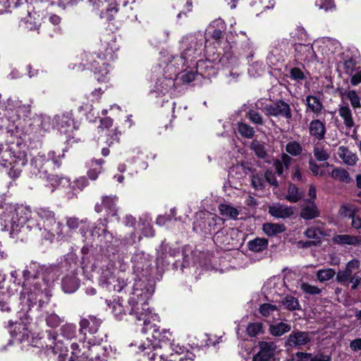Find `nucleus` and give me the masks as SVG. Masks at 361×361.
Here are the masks:
<instances>
[{
	"instance_id": "f257e3e1",
	"label": "nucleus",
	"mask_w": 361,
	"mask_h": 361,
	"mask_svg": "<svg viewBox=\"0 0 361 361\" xmlns=\"http://www.w3.org/2000/svg\"><path fill=\"white\" fill-rule=\"evenodd\" d=\"M35 213L39 219H30V207L23 205L7 204L1 214L5 228L10 226V236L16 240L23 241L28 231H38L40 237L53 242L56 237H63V224L56 220L55 213L48 208H37Z\"/></svg>"
},
{
	"instance_id": "f03ea898",
	"label": "nucleus",
	"mask_w": 361,
	"mask_h": 361,
	"mask_svg": "<svg viewBox=\"0 0 361 361\" xmlns=\"http://www.w3.org/2000/svg\"><path fill=\"white\" fill-rule=\"evenodd\" d=\"M131 295L128 300L130 309L129 314L134 315L138 321H143L142 331L145 334L151 333L155 341H160V336L158 334L159 328L155 324H152L150 319L157 317L153 314L149 307L147 300L149 298V290L144 288L143 282H136L133 287Z\"/></svg>"
},
{
	"instance_id": "7ed1b4c3",
	"label": "nucleus",
	"mask_w": 361,
	"mask_h": 361,
	"mask_svg": "<svg viewBox=\"0 0 361 361\" xmlns=\"http://www.w3.org/2000/svg\"><path fill=\"white\" fill-rule=\"evenodd\" d=\"M203 43L204 37L201 33L190 34L183 37L181 40V56H173L170 63L168 64V68H170L176 64L178 66V69L179 66H185L187 59L196 58L201 54Z\"/></svg>"
},
{
	"instance_id": "20e7f679",
	"label": "nucleus",
	"mask_w": 361,
	"mask_h": 361,
	"mask_svg": "<svg viewBox=\"0 0 361 361\" xmlns=\"http://www.w3.org/2000/svg\"><path fill=\"white\" fill-rule=\"evenodd\" d=\"M43 267L41 279L37 283H34L33 290L37 291V302L42 307L48 304L51 297V286L61 274L59 268L56 265Z\"/></svg>"
},
{
	"instance_id": "39448f33",
	"label": "nucleus",
	"mask_w": 361,
	"mask_h": 361,
	"mask_svg": "<svg viewBox=\"0 0 361 361\" xmlns=\"http://www.w3.org/2000/svg\"><path fill=\"white\" fill-rule=\"evenodd\" d=\"M103 341L102 337H94L88 338L87 345L85 341L82 342V348L77 343H73L71 345V355L69 361H101L99 353L103 350V348L99 345Z\"/></svg>"
},
{
	"instance_id": "423d86ee",
	"label": "nucleus",
	"mask_w": 361,
	"mask_h": 361,
	"mask_svg": "<svg viewBox=\"0 0 361 361\" xmlns=\"http://www.w3.org/2000/svg\"><path fill=\"white\" fill-rule=\"evenodd\" d=\"M43 267L36 262H32L26 266L23 271L24 279V286L27 289V302L28 306H32L37 303V291L33 290L34 283L39 282L42 276Z\"/></svg>"
},
{
	"instance_id": "0eeeda50",
	"label": "nucleus",
	"mask_w": 361,
	"mask_h": 361,
	"mask_svg": "<svg viewBox=\"0 0 361 361\" xmlns=\"http://www.w3.org/2000/svg\"><path fill=\"white\" fill-rule=\"evenodd\" d=\"M139 349L143 353L145 357L149 361H192L195 358V355L187 352L185 356H178V355H170L166 360L164 357L162 346H159L156 343H143L139 346Z\"/></svg>"
},
{
	"instance_id": "6e6552de",
	"label": "nucleus",
	"mask_w": 361,
	"mask_h": 361,
	"mask_svg": "<svg viewBox=\"0 0 361 361\" xmlns=\"http://www.w3.org/2000/svg\"><path fill=\"white\" fill-rule=\"evenodd\" d=\"M102 322L100 319L94 316H88L87 317L82 318L79 324V331L83 335L82 339L88 341V338L96 337L94 334H96L98 332ZM97 337L100 336H97Z\"/></svg>"
},
{
	"instance_id": "1a4fd4ad",
	"label": "nucleus",
	"mask_w": 361,
	"mask_h": 361,
	"mask_svg": "<svg viewBox=\"0 0 361 361\" xmlns=\"http://www.w3.org/2000/svg\"><path fill=\"white\" fill-rule=\"evenodd\" d=\"M51 170V161L44 154H38L31 161V173L39 178H49V172Z\"/></svg>"
},
{
	"instance_id": "9d476101",
	"label": "nucleus",
	"mask_w": 361,
	"mask_h": 361,
	"mask_svg": "<svg viewBox=\"0 0 361 361\" xmlns=\"http://www.w3.org/2000/svg\"><path fill=\"white\" fill-rule=\"evenodd\" d=\"M118 49L114 37L107 35L102 42L97 57L99 60L114 61L116 58V51Z\"/></svg>"
},
{
	"instance_id": "9b49d317",
	"label": "nucleus",
	"mask_w": 361,
	"mask_h": 361,
	"mask_svg": "<svg viewBox=\"0 0 361 361\" xmlns=\"http://www.w3.org/2000/svg\"><path fill=\"white\" fill-rule=\"evenodd\" d=\"M263 111L268 116H281L286 119H290L292 117L290 105L281 99L274 104L266 105L263 108Z\"/></svg>"
},
{
	"instance_id": "f8f14e48",
	"label": "nucleus",
	"mask_w": 361,
	"mask_h": 361,
	"mask_svg": "<svg viewBox=\"0 0 361 361\" xmlns=\"http://www.w3.org/2000/svg\"><path fill=\"white\" fill-rule=\"evenodd\" d=\"M258 352L253 356L252 361H271L274 360L277 348L274 341H259L258 343Z\"/></svg>"
},
{
	"instance_id": "ddd939ff",
	"label": "nucleus",
	"mask_w": 361,
	"mask_h": 361,
	"mask_svg": "<svg viewBox=\"0 0 361 361\" xmlns=\"http://www.w3.org/2000/svg\"><path fill=\"white\" fill-rule=\"evenodd\" d=\"M311 340L310 334L305 331H294L287 336L285 345L290 348L300 347L307 344Z\"/></svg>"
},
{
	"instance_id": "4468645a",
	"label": "nucleus",
	"mask_w": 361,
	"mask_h": 361,
	"mask_svg": "<svg viewBox=\"0 0 361 361\" xmlns=\"http://www.w3.org/2000/svg\"><path fill=\"white\" fill-rule=\"evenodd\" d=\"M360 267V262L357 259L349 261L343 270H340L336 274V281L343 286L348 285V279L353 276V271L358 270Z\"/></svg>"
},
{
	"instance_id": "2eb2a0df",
	"label": "nucleus",
	"mask_w": 361,
	"mask_h": 361,
	"mask_svg": "<svg viewBox=\"0 0 361 361\" xmlns=\"http://www.w3.org/2000/svg\"><path fill=\"white\" fill-rule=\"evenodd\" d=\"M87 68H90L94 71L97 80L99 82H106L109 78L110 71L109 69V64L103 61H94L90 63H87Z\"/></svg>"
},
{
	"instance_id": "dca6fc26",
	"label": "nucleus",
	"mask_w": 361,
	"mask_h": 361,
	"mask_svg": "<svg viewBox=\"0 0 361 361\" xmlns=\"http://www.w3.org/2000/svg\"><path fill=\"white\" fill-rule=\"evenodd\" d=\"M295 57L301 61H312L317 56L310 44H295Z\"/></svg>"
},
{
	"instance_id": "f3484780",
	"label": "nucleus",
	"mask_w": 361,
	"mask_h": 361,
	"mask_svg": "<svg viewBox=\"0 0 361 361\" xmlns=\"http://www.w3.org/2000/svg\"><path fill=\"white\" fill-rule=\"evenodd\" d=\"M116 200L117 197L115 195L103 196L102 203L96 204L94 209L97 213H100L102 212L103 208H105L109 213H111L113 216H116L117 212Z\"/></svg>"
},
{
	"instance_id": "a211bd4d",
	"label": "nucleus",
	"mask_w": 361,
	"mask_h": 361,
	"mask_svg": "<svg viewBox=\"0 0 361 361\" xmlns=\"http://www.w3.org/2000/svg\"><path fill=\"white\" fill-rule=\"evenodd\" d=\"M337 154L343 162L348 166H355L359 160L356 153L352 152L345 146H340L338 148Z\"/></svg>"
},
{
	"instance_id": "6ab92c4d",
	"label": "nucleus",
	"mask_w": 361,
	"mask_h": 361,
	"mask_svg": "<svg viewBox=\"0 0 361 361\" xmlns=\"http://www.w3.org/2000/svg\"><path fill=\"white\" fill-rule=\"evenodd\" d=\"M326 126L324 123L319 119L312 120L309 125L310 135L319 140L324 138L326 134Z\"/></svg>"
},
{
	"instance_id": "aec40b11",
	"label": "nucleus",
	"mask_w": 361,
	"mask_h": 361,
	"mask_svg": "<svg viewBox=\"0 0 361 361\" xmlns=\"http://www.w3.org/2000/svg\"><path fill=\"white\" fill-rule=\"evenodd\" d=\"M269 214L276 218L285 219L293 214L292 208L286 205L274 204L269 207Z\"/></svg>"
},
{
	"instance_id": "412c9836",
	"label": "nucleus",
	"mask_w": 361,
	"mask_h": 361,
	"mask_svg": "<svg viewBox=\"0 0 361 361\" xmlns=\"http://www.w3.org/2000/svg\"><path fill=\"white\" fill-rule=\"evenodd\" d=\"M338 113L343 119V123L347 128L350 129L355 126L352 110L348 104L345 105H340Z\"/></svg>"
},
{
	"instance_id": "4be33fe9",
	"label": "nucleus",
	"mask_w": 361,
	"mask_h": 361,
	"mask_svg": "<svg viewBox=\"0 0 361 361\" xmlns=\"http://www.w3.org/2000/svg\"><path fill=\"white\" fill-rule=\"evenodd\" d=\"M48 336L49 338L51 341L49 346L53 349L54 354H58L59 361H64L65 357L68 355V350L66 347L63 348V343L60 341L55 342L56 338L54 336H52L51 333H49Z\"/></svg>"
},
{
	"instance_id": "5701e85b",
	"label": "nucleus",
	"mask_w": 361,
	"mask_h": 361,
	"mask_svg": "<svg viewBox=\"0 0 361 361\" xmlns=\"http://www.w3.org/2000/svg\"><path fill=\"white\" fill-rule=\"evenodd\" d=\"M61 285L63 290L66 293H74L79 286L78 279L74 275L65 276L62 280Z\"/></svg>"
},
{
	"instance_id": "b1692460",
	"label": "nucleus",
	"mask_w": 361,
	"mask_h": 361,
	"mask_svg": "<svg viewBox=\"0 0 361 361\" xmlns=\"http://www.w3.org/2000/svg\"><path fill=\"white\" fill-rule=\"evenodd\" d=\"M104 163V159H92L90 164V168L87 171V176L92 180H95L99 175L103 171L102 165Z\"/></svg>"
},
{
	"instance_id": "393cba45",
	"label": "nucleus",
	"mask_w": 361,
	"mask_h": 361,
	"mask_svg": "<svg viewBox=\"0 0 361 361\" xmlns=\"http://www.w3.org/2000/svg\"><path fill=\"white\" fill-rule=\"evenodd\" d=\"M308 204L304 207L300 212V216L306 220L312 219L319 216V212L313 201L309 200Z\"/></svg>"
},
{
	"instance_id": "a878e982",
	"label": "nucleus",
	"mask_w": 361,
	"mask_h": 361,
	"mask_svg": "<svg viewBox=\"0 0 361 361\" xmlns=\"http://www.w3.org/2000/svg\"><path fill=\"white\" fill-rule=\"evenodd\" d=\"M330 176L333 179L344 183H349L352 180L348 171L341 167L333 169Z\"/></svg>"
},
{
	"instance_id": "bb28decb",
	"label": "nucleus",
	"mask_w": 361,
	"mask_h": 361,
	"mask_svg": "<svg viewBox=\"0 0 361 361\" xmlns=\"http://www.w3.org/2000/svg\"><path fill=\"white\" fill-rule=\"evenodd\" d=\"M306 104L307 106V110L313 112L316 116L320 114L323 109V105L320 100L312 95L306 97Z\"/></svg>"
},
{
	"instance_id": "cd10ccee",
	"label": "nucleus",
	"mask_w": 361,
	"mask_h": 361,
	"mask_svg": "<svg viewBox=\"0 0 361 361\" xmlns=\"http://www.w3.org/2000/svg\"><path fill=\"white\" fill-rule=\"evenodd\" d=\"M305 235L312 243L313 246H315L321 243L323 233L317 228L311 227L305 231Z\"/></svg>"
},
{
	"instance_id": "c85d7f7f",
	"label": "nucleus",
	"mask_w": 361,
	"mask_h": 361,
	"mask_svg": "<svg viewBox=\"0 0 361 361\" xmlns=\"http://www.w3.org/2000/svg\"><path fill=\"white\" fill-rule=\"evenodd\" d=\"M333 242L338 245H357L359 244L357 237L348 234L336 235L333 238Z\"/></svg>"
},
{
	"instance_id": "c756f323",
	"label": "nucleus",
	"mask_w": 361,
	"mask_h": 361,
	"mask_svg": "<svg viewBox=\"0 0 361 361\" xmlns=\"http://www.w3.org/2000/svg\"><path fill=\"white\" fill-rule=\"evenodd\" d=\"M268 246V240L266 238H256L247 243L250 250L255 252H260L265 250Z\"/></svg>"
},
{
	"instance_id": "7c9ffc66",
	"label": "nucleus",
	"mask_w": 361,
	"mask_h": 361,
	"mask_svg": "<svg viewBox=\"0 0 361 361\" xmlns=\"http://www.w3.org/2000/svg\"><path fill=\"white\" fill-rule=\"evenodd\" d=\"M109 306L115 318L118 320L123 319L126 314V307L123 306V301L120 300H114L111 305L109 304Z\"/></svg>"
},
{
	"instance_id": "2f4dec72",
	"label": "nucleus",
	"mask_w": 361,
	"mask_h": 361,
	"mask_svg": "<svg viewBox=\"0 0 361 361\" xmlns=\"http://www.w3.org/2000/svg\"><path fill=\"white\" fill-rule=\"evenodd\" d=\"M290 329V325L284 322H279L275 324H271L269 326V331L274 336H281L286 333L289 332Z\"/></svg>"
},
{
	"instance_id": "473e14b6",
	"label": "nucleus",
	"mask_w": 361,
	"mask_h": 361,
	"mask_svg": "<svg viewBox=\"0 0 361 361\" xmlns=\"http://www.w3.org/2000/svg\"><path fill=\"white\" fill-rule=\"evenodd\" d=\"M285 230V226L281 224L266 223L263 225V231L269 236L281 233Z\"/></svg>"
},
{
	"instance_id": "72a5a7b5",
	"label": "nucleus",
	"mask_w": 361,
	"mask_h": 361,
	"mask_svg": "<svg viewBox=\"0 0 361 361\" xmlns=\"http://www.w3.org/2000/svg\"><path fill=\"white\" fill-rule=\"evenodd\" d=\"M303 192H300L299 189L293 184H290L288 188L286 200L290 202H297L302 197Z\"/></svg>"
},
{
	"instance_id": "f704fd0d",
	"label": "nucleus",
	"mask_w": 361,
	"mask_h": 361,
	"mask_svg": "<svg viewBox=\"0 0 361 361\" xmlns=\"http://www.w3.org/2000/svg\"><path fill=\"white\" fill-rule=\"evenodd\" d=\"M343 95L347 97L353 109L355 110L361 108V98L358 96L355 90H351L345 91L343 93Z\"/></svg>"
},
{
	"instance_id": "c9c22d12",
	"label": "nucleus",
	"mask_w": 361,
	"mask_h": 361,
	"mask_svg": "<svg viewBox=\"0 0 361 361\" xmlns=\"http://www.w3.org/2000/svg\"><path fill=\"white\" fill-rule=\"evenodd\" d=\"M282 304L288 310H299L301 309L299 301L297 298L292 295H287L282 300Z\"/></svg>"
},
{
	"instance_id": "e433bc0d",
	"label": "nucleus",
	"mask_w": 361,
	"mask_h": 361,
	"mask_svg": "<svg viewBox=\"0 0 361 361\" xmlns=\"http://www.w3.org/2000/svg\"><path fill=\"white\" fill-rule=\"evenodd\" d=\"M238 131L241 136L248 139L252 138L255 135L254 128L251 126L243 122H239L238 123Z\"/></svg>"
},
{
	"instance_id": "4c0bfd02",
	"label": "nucleus",
	"mask_w": 361,
	"mask_h": 361,
	"mask_svg": "<svg viewBox=\"0 0 361 361\" xmlns=\"http://www.w3.org/2000/svg\"><path fill=\"white\" fill-rule=\"evenodd\" d=\"M219 209L221 215L234 219H236L239 214L237 209L228 204H220Z\"/></svg>"
},
{
	"instance_id": "58836bf2",
	"label": "nucleus",
	"mask_w": 361,
	"mask_h": 361,
	"mask_svg": "<svg viewBox=\"0 0 361 361\" xmlns=\"http://www.w3.org/2000/svg\"><path fill=\"white\" fill-rule=\"evenodd\" d=\"M336 274L334 269L331 268L319 269L317 271L316 276L320 282H324L332 279Z\"/></svg>"
},
{
	"instance_id": "ea45409f",
	"label": "nucleus",
	"mask_w": 361,
	"mask_h": 361,
	"mask_svg": "<svg viewBox=\"0 0 361 361\" xmlns=\"http://www.w3.org/2000/svg\"><path fill=\"white\" fill-rule=\"evenodd\" d=\"M286 151L291 156L296 157L302 153V147L297 141H291L286 145Z\"/></svg>"
},
{
	"instance_id": "a19ab883",
	"label": "nucleus",
	"mask_w": 361,
	"mask_h": 361,
	"mask_svg": "<svg viewBox=\"0 0 361 361\" xmlns=\"http://www.w3.org/2000/svg\"><path fill=\"white\" fill-rule=\"evenodd\" d=\"M250 149H252L255 154L259 158H264L267 156V152L264 144L255 140L250 144Z\"/></svg>"
},
{
	"instance_id": "79ce46f5",
	"label": "nucleus",
	"mask_w": 361,
	"mask_h": 361,
	"mask_svg": "<svg viewBox=\"0 0 361 361\" xmlns=\"http://www.w3.org/2000/svg\"><path fill=\"white\" fill-rule=\"evenodd\" d=\"M60 125L61 132L67 134L73 129V120L71 117L63 115L61 118Z\"/></svg>"
},
{
	"instance_id": "37998d69",
	"label": "nucleus",
	"mask_w": 361,
	"mask_h": 361,
	"mask_svg": "<svg viewBox=\"0 0 361 361\" xmlns=\"http://www.w3.org/2000/svg\"><path fill=\"white\" fill-rule=\"evenodd\" d=\"M61 331L64 338L70 340L75 336L76 326L72 324H66L61 327Z\"/></svg>"
},
{
	"instance_id": "c03bdc74",
	"label": "nucleus",
	"mask_w": 361,
	"mask_h": 361,
	"mask_svg": "<svg viewBox=\"0 0 361 361\" xmlns=\"http://www.w3.org/2000/svg\"><path fill=\"white\" fill-rule=\"evenodd\" d=\"M262 324L259 322L250 323L246 328V333L251 337H255L262 333Z\"/></svg>"
},
{
	"instance_id": "a18cd8bd",
	"label": "nucleus",
	"mask_w": 361,
	"mask_h": 361,
	"mask_svg": "<svg viewBox=\"0 0 361 361\" xmlns=\"http://www.w3.org/2000/svg\"><path fill=\"white\" fill-rule=\"evenodd\" d=\"M246 117L251 121L253 124L262 126L264 124V121L262 115L255 111L254 109H249L246 112Z\"/></svg>"
},
{
	"instance_id": "49530a36",
	"label": "nucleus",
	"mask_w": 361,
	"mask_h": 361,
	"mask_svg": "<svg viewBox=\"0 0 361 361\" xmlns=\"http://www.w3.org/2000/svg\"><path fill=\"white\" fill-rule=\"evenodd\" d=\"M251 183L255 190L264 188V177L262 174L253 173L251 176Z\"/></svg>"
},
{
	"instance_id": "de8ad7c7",
	"label": "nucleus",
	"mask_w": 361,
	"mask_h": 361,
	"mask_svg": "<svg viewBox=\"0 0 361 361\" xmlns=\"http://www.w3.org/2000/svg\"><path fill=\"white\" fill-rule=\"evenodd\" d=\"M314 156L317 160L319 161H324L329 158V154L323 147L316 145L313 150Z\"/></svg>"
},
{
	"instance_id": "09e8293b",
	"label": "nucleus",
	"mask_w": 361,
	"mask_h": 361,
	"mask_svg": "<svg viewBox=\"0 0 361 361\" xmlns=\"http://www.w3.org/2000/svg\"><path fill=\"white\" fill-rule=\"evenodd\" d=\"M300 288L305 293L309 295H319L322 292L319 287L305 282L300 283Z\"/></svg>"
},
{
	"instance_id": "8fccbe9b",
	"label": "nucleus",
	"mask_w": 361,
	"mask_h": 361,
	"mask_svg": "<svg viewBox=\"0 0 361 361\" xmlns=\"http://www.w3.org/2000/svg\"><path fill=\"white\" fill-rule=\"evenodd\" d=\"M63 322V317H61L55 313L47 315L46 318L47 324L52 328L59 326Z\"/></svg>"
},
{
	"instance_id": "3c124183",
	"label": "nucleus",
	"mask_w": 361,
	"mask_h": 361,
	"mask_svg": "<svg viewBox=\"0 0 361 361\" xmlns=\"http://www.w3.org/2000/svg\"><path fill=\"white\" fill-rule=\"evenodd\" d=\"M259 312L264 317H269L272 314V313L275 311H278L279 309L274 305H271L269 303H264L260 305L259 307Z\"/></svg>"
},
{
	"instance_id": "603ef678",
	"label": "nucleus",
	"mask_w": 361,
	"mask_h": 361,
	"mask_svg": "<svg viewBox=\"0 0 361 361\" xmlns=\"http://www.w3.org/2000/svg\"><path fill=\"white\" fill-rule=\"evenodd\" d=\"M88 185L87 179L85 176L77 178L72 184L71 187L73 190L82 191Z\"/></svg>"
},
{
	"instance_id": "864d4df0",
	"label": "nucleus",
	"mask_w": 361,
	"mask_h": 361,
	"mask_svg": "<svg viewBox=\"0 0 361 361\" xmlns=\"http://www.w3.org/2000/svg\"><path fill=\"white\" fill-rule=\"evenodd\" d=\"M86 220H80L78 218L75 216H71L66 218V226L70 230H76L80 224L85 223Z\"/></svg>"
},
{
	"instance_id": "5fc2aeb1",
	"label": "nucleus",
	"mask_w": 361,
	"mask_h": 361,
	"mask_svg": "<svg viewBox=\"0 0 361 361\" xmlns=\"http://www.w3.org/2000/svg\"><path fill=\"white\" fill-rule=\"evenodd\" d=\"M349 217L352 219V226L356 229L361 228V212L352 211L349 214Z\"/></svg>"
},
{
	"instance_id": "6e6d98bb",
	"label": "nucleus",
	"mask_w": 361,
	"mask_h": 361,
	"mask_svg": "<svg viewBox=\"0 0 361 361\" xmlns=\"http://www.w3.org/2000/svg\"><path fill=\"white\" fill-rule=\"evenodd\" d=\"M117 14L116 9L108 8H106L105 11H102L100 13V18L102 19H105L107 21H111L115 19V17Z\"/></svg>"
},
{
	"instance_id": "4d7b16f0",
	"label": "nucleus",
	"mask_w": 361,
	"mask_h": 361,
	"mask_svg": "<svg viewBox=\"0 0 361 361\" xmlns=\"http://www.w3.org/2000/svg\"><path fill=\"white\" fill-rule=\"evenodd\" d=\"M31 111L30 104H19L16 106V111L20 117H27Z\"/></svg>"
},
{
	"instance_id": "13d9d810",
	"label": "nucleus",
	"mask_w": 361,
	"mask_h": 361,
	"mask_svg": "<svg viewBox=\"0 0 361 361\" xmlns=\"http://www.w3.org/2000/svg\"><path fill=\"white\" fill-rule=\"evenodd\" d=\"M47 159H49L51 161V169H54L55 167L59 168V166H61V156H56L55 152H49Z\"/></svg>"
},
{
	"instance_id": "bf43d9fd",
	"label": "nucleus",
	"mask_w": 361,
	"mask_h": 361,
	"mask_svg": "<svg viewBox=\"0 0 361 361\" xmlns=\"http://www.w3.org/2000/svg\"><path fill=\"white\" fill-rule=\"evenodd\" d=\"M264 177L266 181L269 183L271 185H274L275 187H277L279 185L275 174L271 171H266Z\"/></svg>"
},
{
	"instance_id": "052dcab7",
	"label": "nucleus",
	"mask_w": 361,
	"mask_h": 361,
	"mask_svg": "<svg viewBox=\"0 0 361 361\" xmlns=\"http://www.w3.org/2000/svg\"><path fill=\"white\" fill-rule=\"evenodd\" d=\"M351 283V288L356 290L361 284V275L358 274V273L354 274V275L348 279V283Z\"/></svg>"
},
{
	"instance_id": "680f3d73",
	"label": "nucleus",
	"mask_w": 361,
	"mask_h": 361,
	"mask_svg": "<svg viewBox=\"0 0 361 361\" xmlns=\"http://www.w3.org/2000/svg\"><path fill=\"white\" fill-rule=\"evenodd\" d=\"M127 286L126 281L123 279L118 278L116 279L113 278V286L114 290L117 292L122 291L124 288Z\"/></svg>"
},
{
	"instance_id": "e2e57ef3",
	"label": "nucleus",
	"mask_w": 361,
	"mask_h": 361,
	"mask_svg": "<svg viewBox=\"0 0 361 361\" xmlns=\"http://www.w3.org/2000/svg\"><path fill=\"white\" fill-rule=\"evenodd\" d=\"M290 78L295 80H300L305 78L303 72L299 68H293L290 72Z\"/></svg>"
},
{
	"instance_id": "0e129e2a",
	"label": "nucleus",
	"mask_w": 361,
	"mask_h": 361,
	"mask_svg": "<svg viewBox=\"0 0 361 361\" xmlns=\"http://www.w3.org/2000/svg\"><path fill=\"white\" fill-rule=\"evenodd\" d=\"M309 169L314 176H322L324 175V172L320 171V166L312 160L309 161Z\"/></svg>"
},
{
	"instance_id": "69168bd1",
	"label": "nucleus",
	"mask_w": 361,
	"mask_h": 361,
	"mask_svg": "<svg viewBox=\"0 0 361 361\" xmlns=\"http://www.w3.org/2000/svg\"><path fill=\"white\" fill-rule=\"evenodd\" d=\"M27 163V159L24 154H20L15 160L12 162V166L14 167H20L22 169Z\"/></svg>"
},
{
	"instance_id": "338daca9",
	"label": "nucleus",
	"mask_w": 361,
	"mask_h": 361,
	"mask_svg": "<svg viewBox=\"0 0 361 361\" xmlns=\"http://www.w3.org/2000/svg\"><path fill=\"white\" fill-rule=\"evenodd\" d=\"M350 83L353 86H357L361 83V69L356 70L355 73H352Z\"/></svg>"
},
{
	"instance_id": "774afa93",
	"label": "nucleus",
	"mask_w": 361,
	"mask_h": 361,
	"mask_svg": "<svg viewBox=\"0 0 361 361\" xmlns=\"http://www.w3.org/2000/svg\"><path fill=\"white\" fill-rule=\"evenodd\" d=\"M294 159L287 154H282L281 159L280 160L282 165H283L286 170L292 164Z\"/></svg>"
}]
</instances>
